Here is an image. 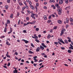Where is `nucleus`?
I'll return each instance as SVG.
<instances>
[{"label": "nucleus", "instance_id": "nucleus-21", "mask_svg": "<svg viewBox=\"0 0 73 73\" xmlns=\"http://www.w3.org/2000/svg\"><path fill=\"white\" fill-rule=\"evenodd\" d=\"M35 41H36L37 42H38V43H39V42H40V41L38 40V39H37V38L36 39H35Z\"/></svg>", "mask_w": 73, "mask_h": 73}, {"label": "nucleus", "instance_id": "nucleus-22", "mask_svg": "<svg viewBox=\"0 0 73 73\" xmlns=\"http://www.w3.org/2000/svg\"><path fill=\"white\" fill-rule=\"evenodd\" d=\"M16 72H18V71L17 70H16V69H15V70L13 71V73H15Z\"/></svg>", "mask_w": 73, "mask_h": 73}, {"label": "nucleus", "instance_id": "nucleus-63", "mask_svg": "<svg viewBox=\"0 0 73 73\" xmlns=\"http://www.w3.org/2000/svg\"><path fill=\"white\" fill-rule=\"evenodd\" d=\"M51 16L53 17H55V15L54 14H52Z\"/></svg>", "mask_w": 73, "mask_h": 73}, {"label": "nucleus", "instance_id": "nucleus-50", "mask_svg": "<svg viewBox=\"0 0 73 73\" xmlns=\"http://www.w3.org/2000/svg\"><path fill=\"white\" fill-rule=\"evenodd\" d=\"M59 5H58V4H55V6L56 7H58Z\"/></svg>", "mask_w": 73, "mask_h": 73}, {"label": "nucleus", "instance_id": "nucleus-53", "mask_svg": "<svg viewBox=\"0 0 73 73\" xmlns=\"http://www.w3.org/2000/svg\"><path fill=\"white\" fill-rule=\"evenodd\" d=\"M41 54H42V55L43 56L45 55V53H41Z\"/></svg>", "mask_w": 73, "mask_h": 73}, {"label": "nucleus", "instance_id": "nucleus-43", "mask_svg": "<svg viewBox=\"0 0 73 73\" xmlns=\"http://www.w3.org/2000/svg\"><path fill=\"white\" fill-rule=\"evenodd\" d=\"M43 8L44 9H47V7H46V6H44Z\"/></svg>", "mask_w": 73, "mask_h": 73}, {"label": "nucleus", "instance_id": "nucleus-8", "mask_svg": "<svg viewBox=\"0 0 73 73\" xmlns=\"http://www.w3.org/2000/svg\"><path fill=\"white\" fill-rule=\"evenodd\" d=\"M67 38H68V42H71V38H70V37H67Z\"/></svg>", "mask_w": 73, "mask_h": 73}, {"label": "nucleus", "instance_id": "nucleus-59", "mask_svg": "<svg viewBox=\"0 0 73 73\" xmlns=\"http://www.w3.org/2000/svg\"><path fill=\"white\" fill-rule=\"evenodd\" d=\"M50 33H52L53 32V30L52 29H51L50 31Z\"/></svg>", "mask_w": 73, "mask_h": 73}, {"label": "nucleus", "instance_id": "nucleus-25", "mask_svg": "<svg viewBox=\"0 0 73 73\" xmlns=\"http://www.w3.org/2000/svg\"><path fill=\"white\" fill-rule=\"evenodd\" d=\"M29 3L30 5V6H31V5H32V2H31V1H29Z\"/></svg>", "mask_w": 73, "mask_h": 73}, {"label": "nucleus", "instance_id": "nucleus-13", "mask_svg": "<svg viewBox=\"0 0 73 73\" xmlns=\"http://www.w3.org/2000/svg\"><path fill=\"white\" fill-rule=\"evenodd\" d=\"M66 23H69V19L68 18H66Z\"/></svg>", "mask_w": 73, "mask_h": 73}, {"label": "nucleus", "instance_id": "nucleus-14", "mask_svg": "<svg viewBox=\"0 0 73 73\" xmlns=\"http://www.w3.org/2000/svg\"><path fill=\"white\" fill-rule=\"evenodd\" d=\"M64 32L62 30L61 31V33L60 35V36H62V35H63V34H64Z\"/></svg>", "mask_w": 73, "mask_h": 73}, {"label": "nucleus", "instance_id": "nucleus-18", "mask_svg": "<svg viewBox=\"0 0 73 73\" xmlns=\"http://www.w3.org/2000/svg\"><path fill=\"white\" fill-rule=\"evenodd\" d=\"M57 11L58 12H61L62 11V9L61 8H60L57 10Z\"/></svg>", "mask_w": 73, "mask_h": 73}, {"label": "nucleus", "instance_id": "nucleus-52", "mask_svg": "<svg viewBox=\"0 0 73 73\" xmlns=\"http://www.w3.org/2000/svg\"><path fill=\"white\" fill-rule=\"evenodd\" d=\"M20 21H21V20L19 19V21L18 22V25H19L20 23Z\"/></svg>", "mask_w": 73, "mask_h": 73}, {"label": "nucleus", "instance_id": "nucleus-36", "mask_svg": "<svg viewBox=\"0 0 73 73\" xmlns=\"http://www.w3.org/2000/svg\"><path fill=\"white\" fill-rule=\"evenodd\" d=\"M58 14L59 15H61V11H58Z\"/></svg>", "mask_w": 73, "mask_h": 73}, {"label": "nucleus", "instance_id": "nucleus-47", "mask_svg": "<svg viewBox=\"0 0 73 73\" xmlns=\"http://www.w3.org/2000/svg\"><path fill=\"white\" fill-rule=\"evenodd\" d=\"M27 12L28 13H31V11L28 10H27Z\"/></svg>", "mask_w": 73, "mask_h": 73}, {"label": "nucleus", "instance_id": "nucleus-6", "mask_svg": "<svg viewBox=\"0 0 73 73\" xmlns=\"http://www.w3.org/2000/svg\"><path fill=\"white\" fill-rule=\"evenodd\" d=\"M41 45L42 46H43L44 47V48H46L47 46H46L45 45V44H44V43H41Z\"/></svg>", "mask_w": 73, "mask_h": 73}, {"label": "nucleus", "instance_id": "nucleus-34", "mask_svg": "<svg viewBox=\"0 0 73 73\" xmlns=\"http://www.w3.org/2000/svg\"><path fill=\"white\" fill-rule=\"evenodd\" d=\"M68 53H70L72 52V51H71V50H68Z\"/></svg>", "mask_w": 73, "mask_h": 73}, {"label": "nucleus", "instance_id": "nucleus-20", "mask_svg": "<svg viewBox=\"0 0 73 73\" xmlns=\"http://www.w3.org/2000/svg\"><path fill=\"white\" fill-rule=\"evenodd\" d=\"M31 8L32 9L34 10L35 9V8L32 5H31L30 6Z\"/></svg>", "mask_w": 73, "mask_h": 73}, {"label": "nucleus", "instance_id": "nucleus-44", "mask_svg": "<svg viewBox=\"0 0 73 73\" xmlns=\"http://www.w3.org/2000/svg\"><path fill=\"white\" fill-rule=\"evenodd\" d=\"M20 15V13H19V12H17V16H19Z\"/></svg>", "mask_w": 73, "mask_h": 73}, {"label": "nucleus", "instance_id": "nucleus-30", "mask_svg": "<svg viewBox=\"0 0 73 73\" xmlns=\"http://www.w3.org/2000/svg\"><path fill=\"white\" fill-rule=\"evenodd\" d=\"M7 24H10V21H9V20H8L7 21Z\"/></svg>", "mask_w": 73, "mask_h": 73}, {"label": "nucleus", "instance_id": "nucleus-55", "mask_svg": "<svg viewBox=\"0 0 73 73\" xmlns=\"http://www.w3.org/2000/svg\"><path fill=\"white\" fill-rule=\"evenodd\" d=\"M38 36L39 38H40V37H41V35H38Z\"/></svg>", "mask_w": 73, "mask_h": 73}, {"label": "nucleus", "instance_id": "nucleus-24", "mask_svg": "<svg viewBox=\"0 0 73 73\" xmlns=\"http://www.w3.org/2000/svg\"><path fill=\"white\" fill-rule=\"evenodd\" d=\"M44 20H46L47 19V17H46V15H45L44 16Z\"/></svg>", "mask_w": 73, "mask_h": 73}, {"label": "nucleus", "instance_id": "nucleus-41", "mask_svg": "<svg viewBox=\"0 0 73 73\" xmlns=\"http://www.w3.org/2000/svg\"><path fill=\"white\" fill-rule=\"evenodd\" d=\"M23 3L25 5H27V4L26 3V1H24Z\"/></svg>", "mask_w": 73, "mask_h": 73}, {"label": "nucleus", "instance_id": "nucleus-2", "mask_svg": "<svg viewBox=\"0 0 73 73\" xmlns=\"http://www.w3.org/2000/svg\"><path fill=\"white\" fill-rule=\"evenodd\" d=\"M58 41H60V42H61L63 44H65V42H64V41L62 40V39L61 40V39H60L58 38Z\"/></svg>", "mask_w": 73, "mask_h": 73}, {"label": "nucleus", "instance_id": "nucleus-60", "mask_svg": "<svg viewBox=\"0 0 73 73\" xmlns=\"http://www.w3.org/2000/svg\"><path fill=\"white\" fill-rule=\"evenodd\" d=\"M61 49H62V50H65V48H64V47H61Z\"/></svg>", "mask_w": 73, "mask_h": 73}, {"label": "nucleus", "instance_id": "nucleus-49", "mask_svg": "<svg viewBox=\"0 0 73 73\" xmlns=\"http://www.w3.org/2000/svg\"><path fill=\"white\" fill-rule=\"evenodd\" d=\"M42 61H43V60H42L41 59H40L39 60L38 62H42Z\"/></svg>", "mask_w": 73, "mask_h": 73}, {"label": "nucleus", "instance_id": "nucleus-57", "mask_svg": "<svg viewBox=\"0 0 73 73\" xmlns=\"http://www.w3.org/2000/svg\"><path fill=\"white\" fill-rule=\"evenodd\" d=\"M33 65L34 66H35V67H36V66H37V64L34 63L33 64Z\"/></svg>", "mask_w": 73, "mask_h": 73}, {"label": "nucleus", "instance_id": "nucleus-31", "mask_svg": "<svg viewBox=\"0 0 73 73\" xmlns=\"http://www.w3.org/2000/svg\"><path fill=\"white\" fill-rule=\"evenodd\" d=\"M34 60H35L34 62H37L38 61V60H37V59H34Z\"/></svg>", "mask_w": 73, "mask_h": 73}, {"label": "nucleus", "instance_id": "nucleus-26", "mask_svg": "<svg viewBox=\"0 0 73 73\" xmlns=\"http://www.w3.org/2000/svg\"><path fill=\"white\" fill-rule=\"evenodd\" d=\"M65 43H66V44H68V40H67L66 39L64 40Z\"/></svg>", "mask_w": 73, "mask_h": 73}, {"label": "nucleus", "instance_id": "nucleus-54", "mask_svg": "<svg viewBox=\"0 0 73 73\" xmlns=\"http://www.w3.org/2000/svg\"><path fill=\"white\" fill-rule=\"evenodd\" d=\"M54 44H56V45H58V42H54Z\"/></svg>", "mask_w": 73, "mask_h": 73}, {"label": "nucleus", "instance_id": "nucleus-37", "mask_svg": "<svg viewBox=\"0 0 73 73\" xmlns=\"http://www.w3.org/2000/svg\"><path fill=\"white\" fill-rule=\"evenodd\" d=\"M65 2L66 4H68V0H65Z\"/></svg>", "mask_w": 73, "mask_h": 73}, {"label": "nucleus", "instance_id": "nucleus-12", "mask_svg": "<svg viewBox=\"0 0 73 73\" xmlns=\"http://www.w3.org/2000/svg\"><path fill=\"white\" fill-rule=\"evenodd\" d=\"M57 22L59 24H61L62 23V21L61 20H58L57 21Z\"/></svg>", "mask_w": 73, "mask_h": 73}, {"label": "nucleus", "instance_id": "nucleus-39", "mask_svg": "<svg viewBox=\"0 0 73 73\" xmlns=\"http://www.w3.org/2000/svg\"><path fill=\"white\" fill-rule=\"evenodd\" d=\"M7 3H10V2H11V0H7Z\"/></svg>", "mask_w": 73, "mask_h": 73}, {"label": "nucleus", "instance_id": "nucleus-51", "mask_svg": "<svg viewBox=\"0 0 73 73\" xmlns=\"http://www.w3.org/2000/svg\"><path fill=\"white\" fill-rule=\"evenodd\" d=\"M51 21H52L51 20H49L48 21L47 23H50V22H51Z\"/></svg>", "mask_w": 73, "mask_h": 73}, {"label": "nucleus", "instance_id": "nucleus-28", "mask_svg": "<svg viewBox=\"0 0 73 73\" xmlns=\"http://www.w3.org/2000/svg\"><path fill=\"white\" fill-rule=\"evenodd\" d=\"M31 46H32V47H33V48H35V46L33 45V43H31Z\"/></svg>", "mask_w": 73, "mask_h": 73}, {"label": "nucleus", "instance_id": "nucleus-58", "mask_svg": "<svg viewBox=\"0 0 73 73\" xmlns=\"http://www.w3.org/2000/svg\"><path fill=\"white\" fill-rule=\"evenodd\" d=\"M68 27H69V25H66V28L67 29L68 28Z\"/></svg>", "mask_w": 73, "mask_h": 73}, {"label": "nucleus", "instance_id": "nucleus-10", "mask_svg": "<svg viewBox=\"0 0 73 73\" xmlns=\"http://www.w3.org/2000/svg\"><path fill=\"white\" fill-rule=\"evenodd\" d=\"M63 3V1L62 0H59V4L60 5H61Z\"/></svg>", "mask_w": 73, "mask_h": 73}, {"label": "nucleus", "instance_id": "nucleus-4", "mask_svg": "<svg viewBox=\"0 0 73 73\" xmlns=\"http://www.w3.org/2000/svg\"><path fill=\"white\" fill-rule=\"evenodd\" d=\"M70 47H69V49H71L73 50V46H72V45L71 44H70Z\"/></svg>", "mask_w": 73, "mask_h": 73}, {"label": "nucleus", "instance_id": "nucleus-7", "mask_svg": "<svg viewBox=\"0 0 73 73\" xmlns=\"http://www.w3.org/2000/svg\"><path fill=\"white\" fill-rule=\"evenodd\" d=\"M69 9H70V7L69 6L65 8V10H69Z\"/></svg>", "mask_w": 73, "mask_h": 73}, {"label": "nucleus", "instance_id": "nucleus-9", "mask_svg": "<svg viewBox=\"0 0 73 73\" xmlns=\"http://www.w3.org/2000/svg\"><path fill=\"white\" fill-rule=\"evenodd\" d=\"M6 41H7V42H6V44L7 45H8V46L10 45L11 44L9 43V42L8 41V40H6Z\"/></svg>", "mask_w": 73, "mask_h": 73}, {"label": "nucleus", "instance_id": "nucleus-61", "mask_svg": "<svg viewBox=\"0 0 73 73\" xmlns=\"http://www.w3.org/2000/svg\"><path fill=\"white\" fill-rule=\"evenodd\" d=\"M26 19L27 20H29V17H26Z\"/></svg>", "mask_w": 73, "mask_h": 73}, {"label": "nucleus", "instance_id": "nucleus-15", "mask_svg": "<svg viewBox=\"0 0 73 73\" xmlns=\"http://www.w3.org/2000/svg\"><path fill=\"white\" fill-rule=\"evenodd\" d=\"M40 49H41L42 50H44V47L43 46H40Z\"/></svg>", "mask_w": 73, "mask_h": 73}, {"label": "nucleus", "instance_id": "nucleus-40", "mask_svg": "<svg viewBox=\"0 0 73 73\" xmlns=\"http://www.w3.org/2000/svg\"><path fill=\"white\" fill-rule=\"evenodd\" d=\"M50 3H54L55 1L54 0H52V1H50Z\"/></svg>", "mask_w": 73, "mask_h": 73}, {"label": "nucleus", "instance_id": "nucleus-45", "mask_svg": "<svg viewBox=\"0 0 73 73\" xmlns=\"http://www.w3.org/2000/svg\"><path fill=\"white\" fill-rule=\"evenodd\" d=\"M36 5L37 7H38V6H39V5L38 4V3H36Z\"/></svg>", "mask_w": 73, "mask_h": 73}, {"label": "nucleus", "instance_id": "nucleus-1", "mask_svg": "<svg viewBox=\"0 0 73 73\" xmlns=\"http://www.w3.org/2000/svg\"><path fill=\"white\" fill-rule=\"evenodd\" d=\"M35 15H36V14L34 13H32V14L31 15V17L32 18L34 19H36V18H35Z\"/></svg>", "mask_w": 73, "mask_h": 73}, {"label": "nucleus", "instance_id": "nucleus-11", "mask_svg": "<svg viewBox=\"0 0 73 73\" xmlns=\"http://www.w3.org/2000/svg\"><path fill=\"white\" fill-rule=\"evenodd\" d=\"M10 31L9 32H8V34H11L12 32V28L11 27L10 28Z\"/></svg>", "mask_w": 73, "mask_h": 73}, {"label": "nucleus", "instance_id": "nucleus-33", "mask_svg": "<svg viewBox=\"0 0 73 73\" xmlns=\"http://www.w3.org/2000/svg\"><path fill=\"white\" fill-rule=\"evenodd\" d=\"M26 8L25 7H23L22 9V11H24V9H25Z\"/></svg>", "mask_w": 73, "mask_h": 73}, {"label": "nucleus", "instance_id": "nucleus-3", "mask_svg": "<svg viewBox=\"0 0 73 73\" xmlns=\"http://www.w3.org/2000/svg\"><path fill=\"white\" fill-rule=\"evenodd\" d=\"M34 36H32V37L33 38H35V39H37V38H38V36H36V34L34 35Z\"/></svg>", "mask_w": 73, "mask_h": 73}, {"label": "nucleus", "instance_id": "nucleus-17", "mask_svg": "<svg viewBox=\"0 0 73 73\" xmlns=\"http://www.w3.org/2000/svg\"><path fill=\"white\" fill-rule=\"evenodd\" d=\"M8 7L9 6L8 5H6L5 6V9H8Z\"/></svg>", "mask_w": 73, "mask_h": 73}, {"label": "nucleus", "instance_id": "nucleus-38", "mask_svg": "<svg viewBox=\"0 0 73 73\" xmlns=\"http://www.w3.org/2000/svg\"><path fill=\"white\" fill-rule=\"evenodd\" d=\"M19 3V5H23V3H21V2H19V3Z\"/></svg>", "mask_w": 73, "mask_h": 73}, {"label": "nucleus", "instance_id": "nucleus-27", "mask_svg": "<svg viewBox=\"0 0 73 73\" xmlns=\"http://www.w3.org/2000/svg\"><path fill=\"white\" fill-rule=\"evenodd\" d=\"M50 38V35H48L47 38L48 39H49V38Z\"/></svg>", "mask_w": 73, "mask_h": 73}, {"label": "nucleus", "instance_id": "nucleus-46", "mask_svg": "<svg viewBox=\"0 0 73 73\" xmlns=\"http://www.w3.org/2000/svg\"><path fill=\"white\" fill-rule=\"evenodd\" d=\"M39 30V29L38 28H36L35 29V31H38Z\"/></svg>", "mask_w": 73, "mask_h": 73}, {"label": "nucleus", "instance_id": "nucleus-19", "mask_svg": "<svg viewBox=\"0 0 73 73\" xmlns=\"http://www.w3.org/2000/svg\"><path fill=\"white\" fill-rule=\"evenodd\" d=\"M29 53L30 54H33V53H34V52H33L31 51H29Z\"/></svg>", "mask_w": 73, "mask_h": 73}, {"label": "nucleus", "instance_id": "nucleus-29", "mask_svg": "<svg viewBox=\"0 0 73 73\" xmlns=\"http://www.w3.org/2000/svg\"><path fill=\"white\" fill-rule=\"evenodd\" d=\"M25 44H28L29 42V41H28L27 40H25Z\"/></svg>", "mask_w": 73, "mask_h": 73}, {"label": "nucleus", "instance_id": "nucleus-48", "mask_svg": "<svg viewBox=\"0 0 73 73\" xmlns=\"http://www.w3.org/2000/svg\"><path fill=\"white\" fill-rule=\"evenodd\" d=\"M37 58V56H35L33 57V58L34 59H36V58Z\"/></svg>", "mask_w": 73, "mask_h": 73}, {"label": "nucleus", "instance_id": "nucleus-16", "mask_svg": "<svg viewBox=\"0 0 73 73\" xmlns=\"http://www.w3.org/2000/svg\"><path fill=\"white\" fill-rule=\"evenodd\" d=\"M36 23V21H33L32 22H31V24H35Z\"/></svg>", "mask_w": 73, "mask_h": 73}, {"label": "nucleus", "instance_id": "nucleus-35", "mask_svg": "<svg viewBox=\"0 0 73 73\" xmlns=\"http://www.w3.org/2000/svg\"><path fill=\"white\" fill-rule=\"evenodd\" d=\"M6 56L7 57H8V58H11V56H10L8 55H6Z\"/></svg>", "mask_w": 73, "mask_h": 73}, {"label": "nucleus", "instance_id": "nucleus-56", "mask_svg": "<svg viewBox=\"0 0 73 73\" xmlns=\"http://www.w3.org/2000/svg\"><path fill=\"white\" fill-rule=\"evenodd\" d=\"M25 5L26 8H27V9H28V6L27 5Z\"/></svg>", "mask_w": 73, "mask_h": 73}, {"label": "nucleus", "instance_id": "nucleus-32", "mask_svg": "<svg viewBox=\"0 0 73 73\" xmlns=\"http://www.w3.org/2000/svg\"><path fill=\"white\" fill-rule=\"evenodd\" d=\"M7 28L5 27V28L4 30V32H7Z\"/></svg>", "mask_w": 73, "mask_h": 73}, {"label": "nucleus", "instance_id": "nucleus-42", "mask_svg": "<svg viewBox=\"0 0 73 73\" xmlns=\"http://www.w3.org/2000/svg\"><path fill=\"white\" fill-rule=\"evenodd\" d=\"M10 17L11 18H13V14L12 13L11 15H10Z\"/></svg>", "mask_w": 73, "mask_h": 73}, {"label": "nucleus", "instance_id": "nucleus-23", "mask_svg": "<svg viewBox=\"0 0 73 73\" xmlns=\"http://www.w3.org/2000/svg\"><path fill=\"white\" fill-rule=\"evenodd\" d=\"M70 22H72V23H73V19L72 18H70Z\"/></svg>", "mask_w": 73, "mask_h": 73}, {"label": "nucleus", "instance_id": "nucleus-62", "mask_svg": "<svg viewBox=\"0 0 73 73\" xmlns=\"http://www.w3.org/2000/svg\"><path fill=\"white\" fill-rule=\"evenodd\" d=\"M26 25H27V24L25 23H24L23 26L25 27V26H26Z\"/></svg>", "mask_w": 73, "mask_h": 73}, {"label": "nucleus", "instance_id": "nucleus-5", "mask_svg": "<svg viewBox=\"0 0 73 73\" xmlns=\"http://www.w3.org/2000/svg\"><path fill=\"white\" fill-rule=\"evenodd\" d=\"M40 48L39 47H38V48H36V52H40Z\"/></svg>", "mask_w": 73, "mask_h": 73}, {"label": "nucleus", "instance_id": "nucleus-64", "mask_svg": "<svg viewBox=\"0 0 73 73\" xmlns=\"http://www.w3.org/2000/svg\"><path fill=\"white\" fill-rule=\"evenodd\" d=\"M57 29V27H54L53 28V29Z\"/></svg>", "mask_w": 73, "mask_h": 73}]
</instances>
